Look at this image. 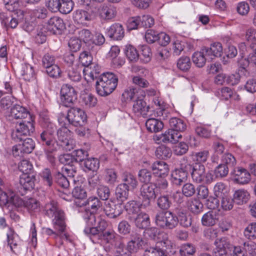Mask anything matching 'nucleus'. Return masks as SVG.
I'll return each mask as SVG.
<instances>
[{"label": "nucleus", "instance_id": "a18cd8bd", "mask_svg": "<svg viewBox=\"0 0 256 256\" xmlns=\"http://www.w3.org/2000/svg\"><path fill=\"white\" fill-rule=\"evenodd\" d=\"M210 156V152L208 150H203L198 152H193L192 154V158L196 162V164H200L206 162Z\"/></svg>", "mask_w": 256, "mask_h": 256}, {"label": "nucleus", "instance_id": "a211bd4d", "mask_svg": "<svg viewBox=\"0 0 256 256\" xmlns=\"http://www.w3.org/2000/svg\"><path fill=\"white\" fill-rule=\"evenodd\" d=\"M233 174L234 181L239 184H247L251 180L250 174L246 170L242 168H237L234 169Z\"/></svg>", "mask_w": 256, "mask_h": 256}, {"label": "nucleus", "instance_id": "052dcab7", "mask_svg": "<svg viewBox=\"0 0 256 256\" xmlns=\"http://www.w3.org/2000/svg\"><path fill=\"white\" fill-rule=\"evenodd\" d=\"M117 180L116 172L112 168H108L105 170L104 180L108 184L113 185Z\"/></svg>", "mask_w": 256, "mask_h": 256}, {"label": "nucleus", "instance_id": "2eb2a0df", "mask_svg": "<svg viewBox=\"0 0 256 256\" xmlns=\"http://www.w3.org/2000/svg\"><path fill=\"white\" fill-rule=\"evenodd\" d=\"M99 16L104 20H110L114 18L117 14L116 8L108 4H102L98 10Z\"/></svg>", "mask_w": 256, "mask_h": 256}, {"label": "nucleus", "instance_id": "a19ab883", "mask_svg": "<svg viewBox=\"0 0 256 256\" xmlns=\"http://www.w3.org/2000/svg\"><path fill=\"white\" fill-rule=\"evenodd\" d=\"M81 68L74 65V66H70L67 69L68 76L69 78L74 82H79L81 79Z\"/></svg>", "mask_w": 256, "mask_h": 256}, {"label": "nucleus", "instance_id": "9b49d317", "mask_svg": "<svg viewBox=\"0 0 256 256\" xmlns=\"http://www.w3.org/2000/svg\"><path fill=\"white\" fill-rule=\"evenodd\" d=\"M107 226L106 222L98 218V224L96 226H86L84 230V233L91 239L98 238L100 239L102 232L106 230Z\"/></svg>", "mask_w": 256, "mask_h": 256}, {"label": "nucleus", "instance_id": "3c124183", "mask_svg": "<svg viewBox=\"0 0 256 256\" xmlns=\"http://www.w3.org/2000/svg\"><path fill=\"white\" fill-rule=\"evenodd\" d=\"M214 196L220 198L228 194L225 184L222 182H218L214 188Z\"/></svg>", "mask_w": 256, "mask_h": 256}, {"label": "nucleus", "instance_id": "4468645a", "mask_svg": "<svg viewBox=\"0 0 256 256\" xmlns=\"http://www.w3.org/2000/svg\"><path fill=\"white\" fill-rule=\"evenodd\" d=\"M104 242L116 247L118 242H123L122 238L112 230H108L102 232L100 235V239Z\"/></svg>", "mask_w": 256, "mask_h": 256}, {"label": "nucleus", "instance_id": "39448f33", "mask_svg": "<svg viewBox=\"0 0 256 256\" xmlns=\"http://www.w3.org/2000/svg\"><path fill=\"white\" fill-rule=\"evenodd\" d=\"M22 200L16 195L14 192H0V205L2 206H6L10 210L14 208H18L22 206Z\"/></svg>", "mask_w": 256, "mask_h": 256}, {"label": "nucleus", "instance_id": "58836bf2", "mask_svg": "<svg viewBox=\"0 0 256 256\" xmlns=\"http://www.w3.org/2000/svg\"><path fill=\"white\" fill-rule=\"evenodd\" d=\"M74 20L78 24H85L86 22L90 20V16L85 10H78L74 14Z\"/></svg>", "mask_w": 256, "mask_h": 256}, {"label": "nucleus", "instance_id": "6e6d98bb", "mask_svg": "<svg viewBox=\"0 0 256 256\" xmlns=\"http://www.w3.org/2000/svg\"><path fill=\"white\" fill-rule=\"evenodd\" d=\"M238 74H232L229 76L230 82H228L232 85L236 84L239 82L240 74L245 76H248L249 75V72L246 68H238Z\"/></svg>", "mask_w": 256, "mask_h": 256}, {"label": "nucleus", "instance_id": "f03ea898", "mask_svg": "<svg viewBox=\"0 0 256 256\" xmlns=\"http://www.w3.org/2000/svg\"><path fill=\"white\" fill-rule=\"evenodd\" d=\"M155 223L162 228L172 230L178 225V217L170 211L159 212L156 214Z\"/></svg>", "mask_w": 256, "mask_h": 256}, {"label": "nucleus", "instance_id": "7ed1b4c3", "mask_svg": "<svg viewBox=\"0 0 256 256\" xmlns=\"http://www.w3.org/2000/svg\"><path fill=\"white\" fill-rule=\"evenodd\" d=\"M34 131L32 121L22 120L16 122L15 130L12 132V138L16 142L22 141L26 136H30Z\"/></svg>", "mask_w": 256, "mask_h": 256}, {"label": "nucleus", "instance_id": "412c9836", "mask_svg": "<svg viewBox=\"0 0 256 256\" xmlns=\"http://www.w3.org/2000/svg\"><path fill=\"white\" fill-rule=\"evenodd\" d=\"M129 221L134 222L137 228L142 229L148 228L150 224L149 216L143 212L136 214V216H130Z\"/></svg>", "mask_w": 256, "mask_h": 256}, {"label": "nucleus", "instance_id": "1a4fd4ad", "mask_svg": "<svg viewBox=\"0 0 256 256\" xmlns=\"http://www.w3.org/2000/svg\"><path fill=\"white\" fill-rule=\"evenodd\" d=\"M57 136L61 146L66 151H70L74 147L71 139V132L65 126L60 128L57 131Z\"/></svg>", "mask_w": 256, "mask_h": 256}, {"label": "nucleus", "instance_id": "de8ad7c7", "mask_svg": "<svg viewBox=\"0 0 256 256\" xmlns=\"http://www.w3.org/2000/svg\"><path fill=\"white\" fill-rule=\"evenodd\" d=\"M156 156L158 158L166 159L171 156L172 152L170 149L164 146H160L156 150Z\"/></svg>", "mask_w": 256, "mask_h": 256}, {"label": "nucleus", "instance_id": "49530a36", "mask_svg": "<svg viewBox=\"0 0 256 256\" xmlns=\"http://www.w3.org/2000/svg\"><path fill=\"white\" fill-rule=\"evenodd\" d=\"M98 218H100L97 213L86 212L84 216V219L86 224V226H97L98 224Z\"/></svg>", "mask_w": 256, "mask_h": 256}, {"label": "nucleus", "instance_id": "c9c22d12", "mask_svg": "<svg viewBox=\"0 0 256 256\" xmlns=\"http://www.w3.org/2000/svg\"><path fill=\"white\" fill-rule=\"evenodd\" d=\"M100 72V66L98 64L92 62L90 66L84 68L83 69L84 74L90 76L92 80L96 78Z\"/></svg>", "mask_w": 256, "mask_h": 256}, {"label": "nucleus", "instance_id": "a878e982", "mask_svg": "<svg viewBox=\"0 0 256 256\" xmlns=\"http://www.w3.org/2000/svg\"><path fill=\"white\" fill-rule=\"evenodd\" d=\"M35 177L32 174H22L20 178V184L21 188L24 190H30L34 186Z\"/></svg>", "mask_w": 256, "mask_h": 256}, {"label": "nucleus", "instance_id": "473e14b6", "mask_svg": "<svg viewBox=\"0 0 256 256\" xmlns=\"http://www.w3.org/2000/svg\"><path fill=\"white\" fill-rule=\"evenodd\" d=\"M188 209L194 214H198L202 211L203 204L198 198H192L186 202Z\"/></svg>", "mask_w": 256, "mask_h": 256}, {"label": "nucleus", "instance_id": "dca6fc26", "mask_svg": "<svg viewBox=\"0 0 256 256\" xmlns=\"http://www.w3.org/2000/svg\"><path fill=\"white\" fill-rule=\"evenodd\" d=\"M52 223L54 228L59 233L64 232L66 228V216L62 209L59 210L54 215Z\"/></svg>", "mask_w": 256, "mask_h": 256}, {"label": "nucleus", "instance_id": "6e6552de", "mask_svg": "<svg viewBox=\"0 0 256 256\" xmlns=\"http://www.w3.org/2000/svg\"><path fill=\"white\" fill-rule=\"evenodd\" d=\"M156 186L152 184H144L140 188V196L142 199V206L146 208L150 204V200L156 196Z\"/></svg>", "mask_w": 256, "mask_h": 256}, {"label": "nucleus", "instance_id": "c756f323", "mask_svg": "<svg viewBox=\"0 0 256 256\" xmlns=\"http://www.w3.org/2000/svg\"><path fill=\"white\" fill-rule=\"evenodd\" d=\"M218 220V214L216 212L209 211L202 216V224L205 226H212L216 224Z\"/></svg>", "mask_w": 256, "mask_h": 256}, {"label": "nucleus", "instance_id": "0eeeda50", "mask_svg": "<svg viewBox=\"0 0 256 256\" xmlns=\"http://www.w3.org/2000/svg\"><path fill=\"white\" fill-rule=\"evenodd\" d=\"M66 118L70 124L78 126L85 123L87 116L84 111L80 108H72L68 110Z\"/></svg>", "mask_w": 256, "mask_h": 256}, {"label": "nucleus", "instance_id": "0e129e2a", "mask_svg": "<svg viewBox=\"0 0 256 256\" xmlns=\"http://www.w3.org/2000/svg\"><path fill=\"white\" fill-rule=\"evenodd\" d=\"M97 194L101 200H106L110 196V191L108 186L101 184L97 188Z\"/></svg>", "mask_w": 256, "mask_h": 256}, {"label": "nucleus", "instance_id": "bf43d9fd", "mask_svg": "<svg viewBox=\"0 0 256 256\" xmlns=\"http://www.w3.org/2000/svg\"><path fill=\"white\" fill-rule=\"evenodd\" d=\"M82 102L87 107H93L96 104L97 99L90 94H86L82 96Z\"/></svg>", "mask_w": 256, "mask_h": 256}, {"label": "nucleus", "instance_id": "e433bc0d", "mask_svg": "<svg viewBox=\"0 0 256 256\" xmlns=\"http://www.w3.org/2000/svg\"><path fill=\"white\" fill-rule=\"evenodd\" d=\"M170 126L171 129L180 133L184 132L186 128V123L181 119L177 118H172L170 119Z\"/></svg>", "mask_w": 256, "mask_h": 256}, {"label": "nucleus", "instance_id": "79ce46f5", "mask_svg": "<svg viewBox=\"0 0 256 256\" xmlns=\"http://www.w3.org/2000/svg\"><path fill=\"white\" fill-rule=\"evenodd\" d=\"M172 177L174 183L176 185H181L186 180L188 175L178 168L172 172Z\"/></svg>", "mask_w": 256, "mask_h": 256}, {"label": "nucleus", "instance_id": "cd10ccee", "mask_svg": "<svg viewBox=\"0 0 256 256\" xmlns=\"http://www.w3.org/2000/svg\"><path fill=\"white\" fill-rule=\"evenodd\" d=\"M149 106L142 99L138 98L134 101L132 110L137 116H146L148 110Z\"/></svg>", "mask_w": 256, "mask_h": 256}, {"label": "nucleus", "instance_id": "4d7b16f0", "mask_svg": "<svg viewBox=\"0 0 256 256\" xmlns=\"http://www.w3.org/2000/svg\"><path fill=\"white\" fill-rule=\"evenodd\" d=\"M152 53L150 48L148 46H142L140 47V59L144 63L148 62L152 58Z\"/></svg>", "mask_w": 256, "mask_h": 256}, {"label": "nucleus", "instance_id": "e2e57ef3", "mask_svg": "<svg viewBox=\"0 0 256 256\" xmlns=\"http://www.w3.org/2000/svg\"><path fill=\"white\" fill-rule=\"evenodd\" d=\"M196 252L194 246L190 244H182L180 250V256H192Z\"/></svg>", "mask_w": 256, "mask_h": 256}, {"label": "nucleus", "instance_id": "69168bd1", "mask_svg": "<svg viewBox=\"0 0 256 256\" xmlns=\"http://www.w3.org/2000/svg\"><path fill=\"white\" fill-rule=\"evenodd\" d=\"M78 38L80 41L82 40L84 43L91 44L93 35L91 32L86 29H82L78 32Z\"/></svg>", "mask_w": 256, "mask_h": 256}, {"label": "nucleus", "instance_id": "9d476101", "mask_svg": "<svg viewBox=\"0 0 256 256\" xmlns=\"http://www.w3.org/2000/svg\"><path fill=\"white\" fill-rule=\"evenodd\" d=\"M22 144L16 145L13 147L12 154L15 156H20L24 154L31 153L35 148L34 141L30 138H24Z\"/></svg>", "mask_w": 256, "mask_h": 256}, {"label": "nucleus", "instance_id": "bb28decb", "mask_svg": "<svg viewBox=\"0 0 256 256\" xmlns=\"http://www.w3.org/2000/svg\"><path fill=\"white\" fill-rule=\"evenodd\" d=\"M205 166L202 164H195L193 165L190 174L193 180L197 183H201L204 179Z\"/></svg>", "mask_w": 256, "mask_h": 256}, {"label": "nucleus", "instance_id": "6ab92c4d", "mask_svg": "<svg viewBox=\"0 0 256 256\" xmlns=\"http://www.w3.org/2000/svg\"><path fill=\"white\" fill-rule=\"evenodd\" d=\"M154 174L160 178H166L169 173L168 164L164 161L158 160L151 166Z\"/></svg>", "mask_w": 256, "mask_h": 256}, {"label": "nucleus", "instance_id": "c85d7f7f", "mask_svg": "<svg viewBox=\"0 0 256 256\" xmlns=\"http://www.w3.org/2000/svg\"><path fill=\"white\" fill-rule=\"evenodd\" d=\"M204 50H208V57L210 60L216 57H220L222 54V47L220 42H216L212 44L210 48L204 47Z\"/></svg>", "mask_w": 256, "mask_h": 256}, {"label": "nucleus", "instance_id": "f8f14e48", "mask_svg": "<svg viewBox=\"0 0 256 256\" xmlns=\"http://www.w3.org/2000/svg\"><path fill=\"white\" fill-rule=\"evenodd\" d=\"M182 138V135L180 133L174 130V129L170 128L164 134L154 136V139L158 143L161 142L176 143Z\"/></svg>", "mask_w": 256, "mask_h": 256}, {"label": "nucleus", "instance_id": "f3484780", "mask_svg": "<svg viewBox=\"0 0 256 256\" xmlns=\"http://www.w3.org/2000/svg\"><path fill=\"white\" fill-rule=\"evenodd\" d=\"M106 34L114 40H121L124 37V30L122 24L114 23L107 29Z\"/></svg>", "mask_w": 256, "mask_h": 256}, {"label": "nucleus", "instance_id": "ddd939ff", "mask_svg": "<svg viewBox=\"0 0 256 256\" xmlns=\"http://www.w3.org/2000/svg\"><path fill=\"white\" fill-rule=\"evenodd\" d=\"M46 26L50 34H60L65 28L64 20L57 16L50 18L47 22Z\"/></svg>", "mask_w": 256, "mask_h": 256}, {"label": "nucleus", "instance_id": "603ef678", "mask_svg": "<svg viewBox=\"0 0 256 256\" xmlns=\"http://www.w3.org/2000/svg\"><path fill=\"white\" fill-rule=\"evenodd\" d=\"M84 165L88 170L96 172L100 167V162L96 158H86Z\"/></svg>", "mask_w": 256, "mask_h": 256}, {"label": "nucleus", "instance_id": "423d86ee", "mask_svg": "<svg viewBox=\"0 0 256 256\" xmlns=\"http://www.w3.org/2000/svg\"><path fill=\"white\" fill-rule=\"evenodd\" d=\"M60 101L66 107L72 106L77 99V93L74 88L70 84H63L60 90Z\"/></svg>", "mask_w": 256, "mask_h": 256}, {"label": "nucleus", "instance_id": "5fc2aeb1", "mask_svg": "<svg viewBox=\"0 0 256 256\" xmlns=\"http://www.w3.org/2000/svg\"><path fill=\"white\" fill-rule=\"evenodd\" d=\"M156 203L158 207L162 210H168L172 204V202L168 195H163L158 197Z\"/></svg>", "mask_w": 256, "mask_h": 256}, {"label": "nucleus", "instance_id": "8fccbe9b", "mask_svg": "<svg viewBox=\"0 0 256 256\" xmlns=\"http://www.w3.org/2000/svg\"><path fill=\"white\" fill-rule=\"evenodd\" d=\"M29 212H36L40 206V202L36 200L30 198L24 201L22 200V204Z\"/></svg>", "mask_w": 256, "mask_h": 256}, {"label": "nucleus", "instance_id": "2f4dec72", "mask_svg": "<svg viewBox=\"0 0 256 256\" xmlns=\"http://www.w3.org/2000/svg\"><path fill=\"white\" fill-rule=\"evenodd\" d=\"M250 198V194L244 190H238L234 194L233 198L234 203L242 205L246 203Z\"/></svg>", "mask_w": 256, "mask_h": 256}, {"label": "nucleus", "instance_id": "680f3d73", "mask_svg": "<svg viewBox=\"0 0 256 256\" xmlns=\"http://www.w3.org/2000/svg\"><path fill=\"white\" fill-rule=\"evenodd\" d=\"M18 168L22 174H32L33 170L32 164L27 160H22L18 164Z\"/></svg>", "mask_w": 256, "mask_h": 256}, {"label": "nucleus", "instance_id": "338daca9", "mask_svg": "<svg viewBox=\"0 0 256 256\" xmlns=\"http://www.w3.org/2000/svg\"><path fill=\"white\" fill-rule=\"evenodd\" d=\"M116 252L114 256H132L131 253L125 248V244L124 242H118L117 246L114 247Z\"/></svg>", "mask_w": 256, "mask_h": 256}, {"label": "nucleus", "instance_id": "20e7f679", "mask_svg": "<svg viewBox=\"0 0 256 256\" xmlns=\"http://www.w3.org/2000/svg\"><path fill=\"white\" fill-rule=\"evenodd\" d=\"M56 126L54 124H49L48 128H46L40 134L38 141L44 148L55 150L58 146V144L54 136Z\"/></svg>", "mask_w": 256, "mask_h": 256}, {"label": "nucleus", "instance_id": "7c9ffc66", "mask_svg": "<svg viewBox=\"0 0 256 256\" xmlns=\"http://www.w3.org/2000/svg\"><path fill=\"white\" fill-rule=\"evenodd\" d=\"M129 189L124 184H118L116 189V199L118 202L122 205L127 200L129 194Z\"/></svg>", "mask_w": 256, "mask_h": 256}, {"label": "nucleus", "instance_id": "ea45409f", "mask_svg": "<svg viewBox=\"0 0 256 256\" xmlns=\"http://www.w3.org/2000/svg\"><path fill=\"white\" fill-rule=\"evenodd\" d=\"M143 244L144 241L141 238L136 237L128 242L126 248L132 254L142 248Z\"/></svg>", "mask_w": 256, "mask_h": 256}, {"label": "nucleus", "instance_id": "4c0bfd02", "mask_svg": "<svg viewBox=\"0 0 256 256\" xmlns=\"http://www.w3.org/2000/svg\"><path fill=\"white\" fill-rule=\"evenodd\" d=\"M7 242L10 248V250L14 252H16L15 249L18 246V236L15 233L14 230L12 228H10L7 233Z\"/></svg>", "mask_w": 256, "mask_h": 256}, {"label": "nucleus", "instance_id": "c03bdc74", "mask_svg": "<svg viewBox=\"0 0 256 256\" xmlns=\"http://www.w3.org/2000/svg\"><path fill=\"white\" fill-rule=\"evenodd\" d=\"M60 209L57 202L52 200L50 202L46 204L44 211L46 216L49 218H53L54 215Z\"/></svg>", "mask_w": 256, "mask_h": 256}, {"label": "nucleus", "instance_id": "b1692460", "mask_svg": "<svg viewBox=\"0 0 256 256\" xmlns=\"http://www.w3.org/2000/svg\"><path fill=\"white\" fill-rule=\"evenodd\" d=\"M123 208L122 205L118 202L114 204H106L104 210L108 217L115 218L122 213Z\"/></svg>", "mask_w": 256, "mask_h": 256}, {"label": "nucleus", "instance_id": "13d9d810", "mask_svg": "<svg viewBox=\"0 0 256 256\" xmlns=\"http://www.w3.org/2000/svg\"><path fill=\"white\" fill-rule=\"evenodd\" d=\"M74 2L72 0H61L58 11L62 14H67L72 10Z\"/></svg>", "mask_w": 256, "mask_h": 256}, {"label": "nucleus", "instance_id": "09e8293b", "mask_svg": "<svg viewBox=\"0 0 256 256\" xmlns=\"http://www.w3.org/2000/svg\"><path fill=\"white\" fill-rule=\"evenodd\" d=\"M123 183L120 184H124L126 186L129 190L130 188H135L138 182L133 175L130 174H124L122 178Z\"/></svg>", "mask_w": 256, "mask_h": 256}, {"label": "nucleus", "instance_id": "4be33fe9", "mask_svg": "<svg viewBox=\"0 0 256 256\" xmlns=\"http://www.w3.org/2000/svg\"><path fill=\"white\" fill-rule=\"evenodd\" d=\"M28 116H30L28 110L19 104L14 105L10 110V116L16 120H19L18 122L22 121Z\"/></svg>", "mask_w": 256, "mask_h": 256}, {"label": "nucleus", "instance_id": "393cba45", "mask_svg": "<svg viewBox=\"0 0 256 256\" xmlns=\"http://www.w3.org/2000/svg\"><path fill=\"white\" fill-rule=\"evenodd\" d=\"M207 50L202 48L199 52H194L192 56V60L196 66L198 68L203 67L207 60H210L208 57Z\"/></svg>", "mask_w": 256, "mask_h": 256}, {"label": "nucleus", "instance_id": "f704fd0d", "mask_svg": "<svg viewBox=\"0 0 256 256\" xmlns=\"http://www.w3.org/2000/svg\"><path fill=\"white\" fill-rule=\"evenodd\" d=\"M126 210L128 212L127 218L129 220L130 216H136V214L141 212L140 205L138 204L134 200L130 201L127 202L124 206Z\"/></svg>", "mask_w": 256, "mask_h": 256}, {"label": "nucleus", "instance_id": "5701e85b", "mask_svg": "<svg viewBox=\"0 0 256 256\" xmlns=\"http://www.w3.org/2000/svg\"><path fill=\"white\" fill-rule=\"evenodd\" d=\"M79 206H87V208L88 209V212L96 213L102 209V203L97 197L90 196Z\"/></svg>", "mask_w": 256, "mask_h": 256}, {"label": "nucleus", "instance_id": "37998d69", "mask_svg": "<svg viewBox=\"0 0 256 256\" xmlns=\"http://www.w3.org/2000/svg\"><path fill=\"white\" fill-rule=\"evenodd\" d=\"M124 54L128 60L132 62H136L140 56L136 49L130 44L125 46Z\"/></svg>", "mask_w": 256, "mask_h": 256}, {"label": "nucleus", "instance_id": "864d4df0", "mask_svg": "<svg viewBox=\"0 0 256 256\" xmlns=\"http://www.w3.org/2000/svg\"><path fill=\"white\" fill-rule=\"evenodd\" d=\"M222 163L224 164L228 168H232L236 164V161L234 156L230 153H224L221 158Z\"/></svg>", "mask_w": 256, "mask_h": 256}, {"label": "nucleus", "instance_id": "72a5a7b5", "mask_svg": "<svg viewBox=\"0 0 256 256\" xmlns=\"http://www.w3.org/2000/svg\"><path fill=\"white\" fill-rule=\"evenodd\" d=\"M146 126L149 132H156L162 130L164 124L162 121L152 118L146 120Z\"/></svg>", "mask_w": 256, "mask_h": 256}, {"label": "nucleus", "instance_id": "aec40b11", "mask_svg": "<svg viewBox=\"0 0 256 256\" xmlns=\"http://www.w3.org/2000/svg\"><path fill=\"white\" fill-rule=\"evenodd\" d=\"M18 76L26 81H30L34 78L33 67L28 64H22L16 70Z\"/></svg>", "mask_w": 256, "mask_h": 256}, {"label": "nucleus", "instance_id": "774afa93", "mask_svg": "<svg viewBox=\"0 0 256 256\" xmlns=\"http://www.w3.org/2000/svg\"><path fill=\"white\" fill-rule=\"evenodd\" d=\"M244 236L250 240L256 238V222L248 225L244 230Z\"/></svg>", "mask_w": 256, "mask_h": 256}, {"label": "nucleus", "instance_id": "f257e3e1", "mask_svg": "<svg viewBox=\"0 0 256 256\" xmlns=\"http://www.w3.org/2000/svg\"><path fill=\"white\" fill-rule=\"evenodd\" d=\"M118 78L112 72L102 74L96 82L97 93L100 96H105L110 94L118 84Z\"/></svg>", "mask_w": 256, "mask_h": 256}]
</instances>
